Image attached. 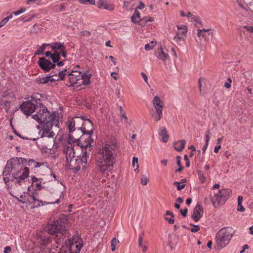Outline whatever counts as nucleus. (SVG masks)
<instances>
[{
    "label": "nucleus",
    "mask_w": 253,
    "mask_h": 253,
    "mask_svg": "<svg viewBox=\"0 0 253 253\" xmlns=\"http://www.w3.org/2000/svg\"><path fill=\"white\" fill-rule=\"evenodd\" d=\"M74 120L73 118L68 120L66 123L67 126L70 133L76 130L75 125L74 124Z\"/></svg>",
    "instance_id": "c85d7f7f"
},
{
    "label": "nucleus",
    "mask_w": 253,
    "mask_h": 253,
    "mask_svg": "<svg viewBox=\"0 0 253 253\" xmlns=\"http://www.w3.org/2000/svg\"><path fill=\"white\" fill-rule=\"evenodd\" d=\"M28 196V193L27 192H24L22 194H21L20 196L21 199L18 200L19 201L22 203H25L24 201H25L26 199Z\"/></svg>",
    "instance_id": "79ce46f5"
},
{
    "label": "nucleus",
    "mask_w": 253,
    "mask_h": 253,
    "mask_svg": "<svg viewBox=\"0 0 253 253\" xmlns=\"http://www.w3.org/2000/svg\"><path fill=\"white\" fill-rule=\"evenodd\" d=\"M51 49L54 50V52H60L62 50H66V46L63 43L59 42H55L51 44Z\"/></svg>",
    "instance_id": "4be33fe9"
},
{
    "label": "nucleus",
    "mask_w": 253,
    "mask_h": 253,
    "mask_svg": "<svg viewBox=\"0 0 253 253\" xmlns=\"http://www.w3.org/2000/svg\"><path fill=\"white\" fill-rule=\"evenodd\" d=\"M148 181H149L148 178L146 176H143V177L141 180V183L143 185H147Z\"/></svg>",
    "instance_id": "de8ad7c7"
},
{
    "label": "nucleus",
    "mask_w": 253,
    "mask_h": 253,
    "mask_svg": "<svg viewBox=\"0 0 253 253\" xmlns=\"http://www.w3.org/2000/svg\"><path fill=\"white\" fill-rule=\"evenodd\" d=\"M234 234V230L230 227H223L220 229L215 237L217 247L219 249L225 247L229 243Z\"/></svg>",
    "instance_id": "39448f33"
},
{
    "label": "nucleus",
    "mask_w": 253,
    "mask_h": 253,
    "mask_svg": "<svg viewBox=\"0 0 253 253\" xmlns=\"http://www.w3.org/2000/svg\"><path fill=\"white\" fill-rule=\"evenodd\" d=\"M153 104L155 110L151 116L155 121L158 122L163 117L164 103L159 96H156L153 98Z\"/></svg>",
    "instance_id": "f8f14e48"
},
{
    "label": "nucleus",
    "mask_w": 253,
    "mask_h": 253,
    "mask_svg": "<svg viewBox=\"0 0 253 253\" xmlns=\"http://www.w3.org/2000/svg\"><path fill=\"white\" fill-rule=\"evenodd\" d=\"M204 211L202 207L198 204L194 208L191 218L195 222H198L202 217Z\"/></svg>",
    "instance_id": "f3484780"
},
{
    "label": "nucleus",
    "mask_w": 253,
    "mask_h": 253,
    "mask_svg": "<svg viewBox=\"0 0 253 253\" xmlns=\"http://www.w3.org/2000/svg\"><path fill=\"white\" fill-rule=\"evenodd\" d=\"M228 82H225L224 83V86L227 88H229L231 87V83L232 82L231 79L230 78H228L227 79Z\"/></svg>",
    "instance_id": "8fccbe9b"
},
{
    "label": "nucleus",
    "mask_w": 253,
    "mask_h": 253,
    "mask_svg": "<svg viewBox=\"0 0 253 253\" xmlns=\"http://www.w3.org/2000/svg\"><path fill=\"white\" fill-rule=\"evenodd\" d=\"M232 191L229 189H222L218 190L211 197V202L215 208H217L225 203V201L230 197Z\"/></svg>",
    "instance_id": "1a4fd4ad"
},
{
    "label": "nucleus",
    "mask_w": 253,
    "mask_h": 253,
    "mask_svg": "<svg viewBox=\"0 0 253 253\" xmlns=\"http://www.w3.org/2000/svg\"><path fill=\"white\" fill-rule=\"evenodd\" d=\"M140 17V15L139 12L137 9H136L134 11L133 15L131 17V21L134 23L136 24L138 23V21H137V19H139Z\"/></svg>",
    "instance_id": "7c9ffc66"
},
{
    "label": "nucleus",
    "mask_w": 253,
    "mask_h": 253,
    "mask_svg": "<svg viewBox=\"0 0 253 253\" xmlns=\"http://www.w3.org/2000/svg\"><path fill=\"white\" fill-rule=\"evenodd\" d=\"M10 101H3L2 99H0V105H3V107L6 112L10 109Z\"/></svg>",
    "instance_id": "473e14b6"
},
{
    "label": "nucleus",
    "mask_w": 253,
    "mask_h": 253,
    "mask_svg": "<svg viewBox=\"0 0 253 253\" xmlns=\"http://www.w3.org/2000/svg\"><path fill=\"white\" fill-rule=\"evenodd\" d=\"M38 243L41 246V251L47 253L51 247V240L49 237L40 235L38 239Z\"/></svg>",
    "instance_id": "ddd939ff"
},
{
    "label": "nucleus",
    "mask_w": 253,
    "mask_h": 253,
    "mask_svg": "<svg viewBox=\"0 0 253 253\" xmlns=\"http://www.w3.org/2000/svg\"><path fill=\"white\" fill-rule=\"evenodd\" d=\"M23 161L22 158H13L7 162L2 173L5 183L9 181L19 185L25 182V179L29 176V169L23 165Z\"/></svg>",
    "instance_id": "f03ea898"
},
{
    "label": "nucleus",
    "mask_w": 253,
    "mask_h": 253,
    "mask_svg": "<svg viewBox=\"0 0 253 253\" xmlns=\"http://www.w3.org/2000/svg\"><path fill=\"white\" fill-rule=\"evenodd\" d=\"M59 248V252H58V253H71L70 251H67L66 249H65V247H62L60 248V247ZM39 253H50V250L48 251V252L47 253L46 252H45L44 251H41L39 252Z\"/></svg>",
    "instance_id": "72a5a7b5"
},
{
    "label": "nucleus",
    "mask_w": 253,
    "mask_h": 253,
    "mask_svg": "<svg viewBox=\"0 0 253 253\" xmlns=\"http://www.w3.org/2000/svg\"><path fill=\"white\" fill-rule=\"evenodd\" d=\"M244 28L247 29L248 31H250L251 33H253V27H249L247 26H244Z\"/></svg>",
    "instance_id": "0e129e2a"
},
{
    "label": "nucleus",
    "mask_w": 253,
    "mask_h": 253,
    "mask_svg": "<svg viewBox=\"0 0 253 253\" xmlns=\"http://www.w3.org/2000/svg\"><path fill=\"white\" fill-rule=\"evenodd\" d=\"M82 151L81 157H75V150L74 147L70 144L64 149V154L66 157V167L67 169L78 171L81 168L84 169L87 163L88 155L90 151L87 149Z\"/></svg>",
    "instance_id": "7ed1b4c3"
},
{
    "label": "nucleus",
    "mask_w": 253,
    "mask_h": 253,
    "mask_svg": "<svg viewBox=\"0 0 253 253\" xmlns=\"http://www.w3.org/2000/svg\"><path fill=\"white\" fill-rule=\"evenodd\" d=\"M79 1L83 4H86L88 3L91 4H95V0H78Z\"/></svg>",
    "instance_id": "ea45409f"
},
{
    "label": "nucleus",
    "mask_w": 253,
    "mask_h": 253,
    "mask_svg": "<svg viewBox=\"0 0 253 253\" xmlns=\"http://www.w3.org/2000/svg\"><path fill=\"white\" fill-rule=\"evenodd\" d=\"M176 163L177 165L179 166H181V158L180 156H177L176 157Z\"/></svg>",
    "instance_id": "052dcab7"
},
{
    "label": "nucleus",
    "mask_w": 253,
    "mask_h": 253,
    "mask_svg": "<svg viewBox=\"0 0 253 253\" xmlns=\"http://www.w3.org/2000/svg\"><path fill=\"white\" fill-rule=\"evenodd\" d=\"M117 150L118 146L114 142L105 143L98 150L95 155V165L98 171L108 175L113 169Z\"/></svg>",
    "instance_id": "f257e3e1"
},
{
    "label": "nucleus",
    "mask_w": 253,
    "mask_h": 253,
    "mask_svg": "<svg viewBox=\"0 0 253 253\" xmlns=\"http://www.w3.org/2000/svg\"><path fill=\"white\" fill-rule=\"evenodd\" d=\"M119 243V241L116 238H113L111 241V250L114 252L116 250V246Z\"/></svg>",
    "instance_id": "f704fd0d"
},
{
    "label": "nucleus",
    "mask_w": 253,
    "mask_h": 253,
    "mask_svg": "<svg viewBox=\"0 0 253 253\" xmlns=\"http://www.w3.org/2000/svg\"><path fill=\"white\" fill-rule=\"evenodd\" d=\"M132 166L134 168H135V170H137L138 168V158L134 157L132 159Z\"/></svg>",
    "instance_id": "37998d69"
},
{
    "label": "nucleus",
    "mask_w": 253,
    "mask_h": 253,
    "mask_svg": "<svg viewBox=\"0 0 253 253\" xmlns=\"http://www.w3.org/2000/svg\"><path fill=\"white\" fill-rule=\"evenodd\" d=\"M91 76V74L85 73L84 74H80V77H79L75 83V84L77 85L78 86H81V85H85L90 84V78Z\"/></svg>",
    "instance_id": "dca6fc26"
},
{
    "label": "nucleus",
    "mask_w": 253,
    "mask_h": 253,
    "mask_svg": "<svg viewBox=\"0 0 253 253\" xmlns=\"http://www.w3.org/2000/svg\"><path fill=\"white\" fill-rule=\"evenodd\" d=\"M141 76L142 77V78H143L144 81L147 83H148V78H147V75L144 73H141Z\"/></svg>",
    "instance_id": "bf43d9fd"
},
{
    "label": "nucleus",
    "mask_w": 253,
    "mask_h": 253,
    "mask_svg": "<svg viewBox=\"0 0 253 253\" xmlns=\"http://www.w3.org/2000/svg\"><path fill=\"white\" fill-rule=\"evenodd\" d=\"M142 242H143V237L142 235L139 236L138 239V246L139 247H142Z\"/></svg>",
    "instance_id": "13d9d810"
},
{
    "label": "nucleus",
    "mask_w": 253,
    "mask_h": 253,
    "mask_svg": "<svg viewBox=\"0 0 253 253\" xmlns=\"http://www.w3.org/2000/svg\"><path fill=\"white\" fill-rule=\"evenodd\" d=\"M242 250H241L240 253H243L245 252V251L246 250V249H249V246L248 245H244L243 247H242Z\"/></svg>",
    "instance_id": "e2e57ef3"
},
{
    "label": "nucleus",
    "mask_w": 253,
    "mask_h": 253,
    "mask_svg": "<svg viewBox=\"0 0 253 253\" xmlns=\"http://www.w3.org/2000/svg\"><path fill=\"white\" fill-rule=\"evenodd\" d=\"M34 200V195H30L28 193V196L26 199L25 201H24L25 204L29 203L30 204H32V202H33Z\"/></svg>",
    "instance_id": "c9c22d12"
},
{
    "label": "nucleus",
    "mask_w": 253,
    "mask_h": 253,
    "mask_svg": "<svg viewBox=\"0 0 253 253\" xmlns=\"http://www.w3.org/2000/svg\"><path fill=\"white\" fill-rule=\"evenodd\" d=\"M59 53H61V55L65 58L67 56V54H66V50H62V51H61L60 52H58Z\"/></svg>",
    "instance_id": "69168bd1"
},
{
    "label": "nucleus",
    "mask_w": 253,
    "mask_h": 253,
    "mask_svg": "<svg viewBox=\"0 0 253 253\" xmlns=\"http://www.w3.org/2000/svg\"><path fill=\"white\" fill-rule=\"evenodd\" d=\"M160 134L162 137L163 141L164 142H167L169 136L168 134L166 127L163 128V129L161 131Z\"/></svg>",
    "instance_id": "c756f323"
},
{
    "label": "nucleus",
    "mask_w": 253,
    "mask_h": 253,
    "mask_svg": "<svg viewBox=\"0 0 253 253\" xmlns=\"http://www.w3.org/2000/svg\"><path fill=\"white\" fill-rule=\"evenodd\" d=\"M67 71L66 69L63 71H58V73L51 72L49 76H46L45 77H39L36 79L37 83L39 84H50L53 82L63 80L66 75L65 73Z\"/></svg>",
    "instance_id": "9d476101"
},
{
    "label": "nucleus",
    "mask_w": 253,
    "mask_h": 253,
    "mask_svg": "<svg viewBox=\"0 0 253 253\" xmlns=\"http://www.w3.org/2000/svg\"><path fill=\"white\" fill-rule=\"evenodd\" d=\"M82 132L83 135H90L93 137L92 134L93 132V126L91 122L88 119H85Z\"/></svg>",
    "instance_id": "2eb2a0df"
},
{
    "label": "nucleus",
    "mask_w": 253,
    "mask_h": 253,
    "mask_svg": "<svg viewBox=\"0 0 253 253\" xmlns=\"http://www.w3.org/2000/svg\"><path fill=\"white\" fill-rule=\"evenodd\" d=\"M41 1V0H27L26 3L27 4H30L31 3H33L35 2L38 4L40 3Z\"/></svg>",
    "instance_id": "603ef678"
},
{
    "label": "nucleus",
    "mask_w": 253,
    "mask_h": 253,
    "mask_svg": "<svg viewBox=\"0 0 253 253\" xmlns=\"http://www.w3.org/2000/svg\"><path fill=\"white\" fill-rule=\"evenodd\" d=\"M180 183V182H174L173 183V185L176 187L177 190L178 191L181 190L185 187V184H183L181 185Z\"/></svg>",
    "instance_id": "c03bdc74"
},
{
    "label": "nucleus",
    "mask_w": 253,
    "mask_h": 253,
    "mask_svg": "<svg viewBox=\"0 0 253 253\" xmlns=\"http://www.w3.org/2000/svg\"><path fill=\"white\" fill-rule=\"evenodd\" d=\"M47 230L48 233L50 234H57L56 238L54 239L55 245H53V247L58 248L61 246L63 248L64 242H66V240L64 241L65 238L64 236V232H66L64 227L57 220L49 224L48 226Z\"/></svg>",
    "instance_id": "20e7f679"
},
{
    "label": "nucleus",
    "mask_w": 253,
    "mask_h": 253,
    "mask_svg": "<svg viewBox=\"0 0 253 253\" xmlns=\"http://www.w3.org/2000/svg\"><path fill=\"white\" fill-rule=\"evenodd\" d=\"M174 40L177 43H179V42L182 40H184V39L182 37V36H180L177 34L174 37Z\"/></svg>",
    "instance_id": "a18cd8bd"
},
{
    "label": "nucleus",
    "mask_w": 253,
    "mask_h": 253,
    "mask_svg": "<svg viewBox=\"0 0 253 253\" xmlns=\"http://www.w3.org/2000/svg\"><path fill=\"white\" fill-rule=\"evenodd\" d=\"M81 72L78 71H73L68 75V80L70 82L69 85L73 86L75 85V83L79 77H80Z\"/></svg>",
    "instance_id": "6ab92c4d"
},
{
    "label": "nucleus",
    "mask_w": 253,
    "mask_h": 253,
    "mask_svg": "<svg viewBox=\"0 0 253 253\" xmlns=\"http://www.w3.org/2000/svg\"><path fill=\"white\" fill-rule=\"evenodd\" d=\"M94 139L90 135H82L79 138H75L73 134L69 133L68 134V143L66 146L65 148L69 144H71L74 147L75 145H73L72 143L77 144L78 146H80L82 150H84L86 149L88 151L91 150V143L94 142Z\"/></svg>",
    "instance_id": "0eeeda50"
},
{
    "label": "nucleus",
    "mask_w": 253,
    "mask_h": 253,
    "mask_svg": "<svg viewBox=\"0 0 253 253\" xmlns=\"http://www.w3.org/2000/svg\"><path fill=\"white\" fill-rule=\"evenodd\" d=\"M45 55L46 57L50 56L53 62L54 63L59 61L60 58V56L58 52H53V53L52 54L50 51H48L45 52Z\"/></svg>",
    "instance_id": "b1692460"
},
{
    "label": "nucleus",
    "mask_w": 253,
    "mask_h": 253,
    "mask_svg": "<svg viewBox=\"0 0 253 253\" xmlns=\"http://www.w3.org/2000/svg\"><path fill=\"white\" fill-rule=\"evenodd\" d=\"M191 19L194 21L199 22V17L196 15H193L191 17Z\"/></svg>",
    "instance_id": "338daca9"
},
{
    "label": "nucleus",
    "mask_w": 253,
    "mask_h": 253,
    "mask_svg": "<svg viewBox=\"0 0 253 253\" xmlns=\"http://www.w3.org/2000/svg\"><path fill=\"white\" fill-rule=\"evenodd\" d=\"M154 44L150 45V43H147L145 45V49L146 50H149L150 49H152L154 47Z\"/></svg>",
    "instance_id": "6e6d98bb"
},
{
    "label": "nucleus",
    "mask_w": 253,
    "mask_h": 253,
    "mask_svg": "<svg viewBox=\"0 0 253 253\" xmlns=\"http://www.w3.org/2000/svg\"><path fill=\"white\" fill-rule=\"evenodd\" d=\"M11 248L9 247H6L4 249V253H8L10 252Z\"/></svg>",
    "instance_id": "774afa93"
},
{
    "label": "nucleus",
    "mask_w": 253,
    "mask_h": 253,
    "mask_svg": "<svg viewBox=\"0 0 253 253\" xmlns=\"http://www.w3.org/2000/svg\"><path fill=\"white\" fill-rule=\"evenodd\" d=\"M174 214L170 211H167L165 214V219L169 223L173 224L174 222Z\"/></svg>",
    "instance_id": "cd10ccee"
},
{
    "label": "nucleus",
    "mask_w": 253,
    "mask_h": 253,
    "mask_svg": "<svg viewBox=\"0 0 253 253\" xmlns=\"http://www.w3.org/2000/svg\"><path fill=\"white\" fill-rule=\"evenodd\" d=\"M237 210L240 211H244L245 210V208L242 205V203H238Z\"/></svg>",
    "instance_id": "5fc2aeb1"
},
{
    "label": "nucleus",
    "mask_w": 253,
    "mask_h": 253,
    "mask_svg": "<svg viewBox=\"0 0 253 253\" xmlns=\"http://www.w3.org/2000/svg\"><path fill=\"white\" fill-rule=\"evenodd\" d=\"M58 124V119H53L50 122H46V123H41L37 127L39 129V134L41 135V137H47L52 138L54 140L55 133L52 129L54 126H57Z\"/></svg>",
    "instance_id": "6e6552de"
},
{
    "label": "nucleus",
    "mask_w": 253,
    "mask_h": 253,
    "mask_svg": "<svg viewBox=\"0 0 253 253\" xmlns=\"http://www.w3.org/2000/svg\"><path fill=\"white\" fill-rule=\"evenodd\" d=\"M41 27L39 25L35 24L33 25V29L31 31V32L37 33L40 30Z\"/></svg>",
    "instance_id": "49530a36"
},
{
    "label": "nucleus",
    "mask_w": 253,
    "mask_h": 253,
    "mask_svg": "<svg viewBox=\"0 0 253 253\" xmlns=\"http://www.w3.org/2000/svg\"><path fill=\"white\" fill-rule=\"evenodd\" d=\"M154 21V19L151 17H144L142 19H140L138 21V23L141 26H145L146 25L148 24V22H153Z\"/></svg>",
    "instance_id": "a878e982"
},
{
    "label": "nucleus",
    "mask_w": 253,
    "mask_h": 253,
    "mask_svg": "<svg viewBox=\"0 0 253 253\" xmlns=\"http://www.w3.org/2000/svg\"><path fill=\"white\" fill-rule=\"evenodd\" d=\"M178 243V238L177 237L174 236L170 237L169 241V246L170 248L172 250L174 249Z\"/></svg>",
    "instance_id": "bb28decb"
},
{
    "label": "nucleus",
    "mask_w": 253,
    "mask_h": 253,
    "mask_svg": "<svg viewBox=\"0 0 253 253\" xmlns=\"http://www.w3.org/2000/svg\"><path fill=\"white\" fill-rule=\"evenodd\" d=\"M156 55L158 58L163 62H165L169 58V54L164 52L162 47L158 49Z\"/></svg>",
    "instance_id": "5701e85b"
},
{
    "label": "nucleus",
    "mask_w": 253,
    "mask_h": 253,
    "mask_svg": "<svg viewBox=\"0 0 253 253\" xmlns=\"http://www.w3.org/2000/svg\"><path fill=\"white\" fill-rule=\"evenodd\" d=\"M42 202L39 200L37 199V198L34 196V200L32 204L33 205L32 208H34L35 207H38L40 206Z\"/></svg>",
    "instance_id": "a19ab883"
},
{
    "label": "nucleus",
    "mask_w": 253,
    "mask_h": 253,
    "mask_svg": "<svg viewBox=\"0 0 253 253\" xmlns=\"http://www.w3.org/2000/svg\"><path fill=\"white\" fill-rule=\"evenodd\" d=\"M211 134V132L210 130H208L206 133L205 137H206V143H209L210 141V135Z\"/></svg>",
    "instance_id": "3c124183"
},
{
    "label": "nucleus",
    "mask_w": 253,
    "mask_h": 253,
    "mask_svg": "<svg viewBox=\"0 0 253 253\" xmlns=\"http://www.w3.org/2000/svg\"><path fill=\"white\" fill-rule=\"evenodd\" d=\"M32 118L40 124L50 122L53 119H58L56 113H50L45 106L42 104H40L39 108H37V112L32 115Z\"/></svg>",
    "instance_id": "423d86ee"
},
{
    "label": "nucleus",
    "mask_w": 253,
    "mask_h": 253,
    "mask_svg": "<svg viewBox=\"0 0 253 253\" xmlns=\"http://www.w3.org/2000/svg\"><path fill=\"white\" fill-rule=\"evenodd\" d=\"M186 142L184 140H180L174 144V149L178 151H181L184 148Z\"/></svg>",
    "instance_id": "393cba45"
},
{
    "label": "nucleus",
    "mask_w": 253,
    "mask_h": 253,
    "mask_svg": "<svg viewBox=\"0 0 253 253\" xmlns=\"http://www.w3.org/2000/svg\"><path fill=\"white\" fill-rule=\"evenodd\" d=\"M26 11V9L25 8H21L18 11H15L13 12V14L17 16L18 15L21 13H23Z\"/></svg>",
    "instance_id": "09e8293b"
},
{
    "label": "nucleus",
    "mask_w": 253,
    "mask_h": 253,
    "mask_svg": "<svg viewBox=\"0 0 253 253\" xmlns=\"http://www.w3.org/2000/svg\"><path fill=\"white\" fill-rule=\"evenodd\" d=\"M28 163L29 166L33 165L35 168H40L42 167V169L45 170L47 173H50L51 172V169L47 167L46 163H38L33 160H30Z\"/></svg>",
    "instance_id": "a211bd4d"
},
{
    "label": "nucleus",
    "mask_w": 253,
    "mask_h": 253,
    "mask_svg": "<svg viewBox=\"0 0 253 253\" xmlns=\"http://www.w3.org/2000/svg\"><path fill=\"white\" fill-rule=\"evenodd\" d=\"M36 100L31 99L23 102L19 106V109L26 116L33 115L37 112L40 104Z\"/></svg>",
    "instance_id": "9b49d317"
},
{
    "label": "nucleus",
    "mask_w": 253,
    "mask_h": 253,
    "mask_svg": "<svg viewBox=\"0 0 253 253\" xmlns=\"http://www.w3.org/2000/svg\"><path fill=\"white\" fill-rule=\"evenodd\" d=\"M180 211L181 214L184 217H186L187 216V212H188V209H185L184 210H183L182 209H181Z\"/></svg>",
    "instance_id": "4d7b16f0"
},
{
    "label": "nucleus",
    "mask_w": 253,
    "mask_h": 253,
    "mask_svg": "<svg viewBox=\"0 0 253 253\" xmlns=\"http://www.w3.org/2000/svg\"><path fill=\"white\" fill-rule=\"evenodd\" d=\"M221 148V145H218V146H215L214 148V152L215 153H217L218 152L219 150Z\"/></svg>",
    "instance_id": "680f3d73"
},
{
    "label": "nucleus",
    "mask_w": 253,
    "mask_h": 253,
    "mask_svg": "<svg viewBox=\"0 0 253 253\" xmlns=\"http://www.w3.org/2000/svg\"><path fill=\"white\" fill-rule=\"evenodd\" d=\"M197 172L200 180L202 183H203L206 180V176L204 175L203 172L201 170H198Z\"/></svg>",
    "instance_id": "4c0bfd02"
},
{
    "label": "nucleus",
    "mask_w": 253,
    "mask_h": 253,
    "mask_svg": "<svg viewBox=\"0 0 253 253\" xmlns=\"http://www.w3.org/2000/svg\"><path fill=\"white\" fill-rule=\"evenodd\" d=\"M38 65L40 68L45 72H48L51 69H53L55 67L54 63H51L44 57H41L39 59L38 61Z\"/></svg>",
    "instance_id": "4468645a"
},
{
    "label": "nucleus",
    "mask_w": 253,
    "mask_h": 253,
    "mask_svg": "<svg viewBox=\"0 0 253 253\" xmlns=\"http://www.w3.org/2000/svg\"><path fill=\"white\" fill-rule=\"evenodd\" d=\"M40 180L41 181H40V182L39 183H38V182L39 181V179L37 177H33L32 178V181H33V183H36L35 185H36V187H39V188L42 187L41 183H42V178H40Z\"/></svg>",
    "instance_id": "58836bf2"
},
{
    "label": "nucleus",
    "mask_w": 253,
    "mask_h": 253,
    "mask_svg": "<svg viewBox=\"0 0 253 253\" xmlns=\"http://www.w3.org/2000/svg\"><path fill=\"white\" fill-rule=\"evenodd\" d=\"M178 31L177 32V34L180 35H185L187 32V29L186 26L183 25L181 26H177Z\"/></svg>",
    "instance_id": "2f4dec72"
},
{
    "label": "nucleus",
    "mask_w": 253,
    "mask_h": 253,
    "mask_svg": "<svg viewBox=\"0 0 253 253\" xmlns=\"http://www.w3.org/2000/svg\"><path fill=\"white\" fill-rule=\"evenodd\" d=\"M98 7L99 8H103L111 11L114 9V5L111 3H109L106 0H99L98 1Z\"/></svg>",
    "instance_id": "aec40b11"
},
{
    "label": "nucleus",
    "mask_w": 253,
    "mask_h": 253,
    "mask_svg": "<svg viewBox=\"0 0 253 253\" xmlns=\"http://www.w3.org/2000/svg\"><path fill=\"white\" fill-rule=\"evenodd\" d=\"M190 225L193 227V228L189 229L190 231L192 233L197 232L200 229V227L198 225H194L193 224L190 223Z\"/></svg>",
    "instance_id": "e433bc0d"
},
{
    "label": "nucleus",
    "mask_w": 253,
    "mask_h": 253,
    "mask_svg": "<svg viewBox=\"0 0 253 253\" xmlns=\"http://www.w3.org/2000/svg\"><path fill=\"white\" fill-rule=\"evenodd\" d=\"M45 50V47L43 46H41L40 48V49L36 51L35 54V55H40L42 53L43 51Z\"/></svg>",
    "instance_id": "864d4df0"
},
{
    "label": "nucleus",
    "mask_w": 253,
    "mask_h": 253,
    "mask_svg": "<svg viewBox=\"0 0 253 253\" xmlns=\"http://www.w3.org/2000/svg\"><path fill=\"white\" fill-rule=\"evenodd\" d=\"M74 124L75 125L76 129L82 131L83 125L85 119L83 116L74 118Z\"/></svg>",
    "instance_id": "412c9836"
}]
</instances>
